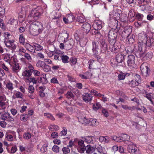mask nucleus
Here are the masks:
<instances>
[{
	"label": "nucleus",
	"mask_w": 154,
	"mask_h": 154,
	"mask_svg": "<svg viewBox=\"0 0 154 154\" xmlns=\"http://www.w3.org/2000/svg\"><path fill=\"white\" fill-rule=\"evenodd\" d=\"M55 53L56 54L59 56L61 57L64 54V53L62 51L58 50H56L54 53Z\"/></svg>",
	"instance_id": "55"
},
{
	"label": "nucleus",
	"mask_w": 154,
	"mask_h": 154,
	"mask_svg": "<svg viewBox=\"0 0 154 154\" xmlns=\"http://www.w3.org/2000/svg\"><path fill=\"white\" fill-rule=\"evenodd\" d=\"M140 69L141 73L144 77H147L149 75L150 69L147 63H142L140 66Z\"/></svg>",
	"instance_id": "3"
},
{
	"label": "nucleus",
	"mask_w": 154,
	"mask_h": 154,
	"mask_svg": "<svg viewBox=\"0 0 154 154\" xmlns=\"http://www.w3.org/2000/svg\"><path fill=\"white\" fill-rule=\"evenodd\" d=\"M103 23L101 20H96L93 24L94 29L96 30L101 29L103 26Z\"/></svg>",
	"instance_id": "9"
},
{
	"label": "nucleus",
	"mask_w": 154,
	"mask_h": 154,
	"mask_svg": "<svg viewBox=\"0 0 154 154\" xmlns=\"http://www.w3.org/2000/svg\"><path fill=\"white\" fill-rule=\"evenodd\" d=\"M135 57L133 55H129L128 57L127 63L131 69L134 68L135 66Z\"/></svg>",
	"instance_id": "6"
},
{
	"label": "nucleus",
	"mask_w": 154,
	"mask_h": 154,
	"mask_svg": "<svg viewBox=\"0 0 154 154\" xmlns=\"http://www.w3.org/2000/svg\"><path fill=\"white\" fill-rule=\"evenodd\" d=\"M93 48L92 49V51L94 54H96L97 53V47L95 43H93Z\"/></svg>",
	"instance_id": "62"
},
{
	"label": "nucleus",
	"mask_w": 154,
	"mask_h": 154,
	"mask_svg": "<svg viewBox=\"0 0 154 154\" xmlns=\"http://www.w3.org/2000/svg\"><path fill=\"white\" fill-rule=\"evenodd\" d=\"M48 128L51 131H57L59 129V127L54 125H50L48 127Z\"/></svg>",
	"instance_id": "31"
},
{
	"label": "nucleus",
	"mask_w": 154,
	"mask_h": 154,
	"mask_svg": "<svg viewBox=\"0 0 154 154\" xmlns=\"http://www.w3.org/2000/svg\"><path fill=\"white\" fill-rule=\"evenodd\" d=\"M98 122L97 119H94L90 118L89 125L92 126H95L98 124Z\"/></svg>",
	"instance_id": "26"
},
{
	"label": "nucleus",
	"mask_w": 154,
	"mask_h": 154,
	"mask_svg": "<svg viewBox=\"0 0 154 154\" xmlns=\"http://www.w3.org/2000/svg\"><path fill=\"white\" fill-rule=\"evenodd\" d=\"M6 88L10 91H12L14 89L13 84L10 82H7L6 84Z\"/></svg>",
	"instance_id": "25"
},
{
	"label": "nucleus",
	"mask_w": 154,
	"mask_h": 154,
	"mask_svg": "<svg viewBox=\"0 0 154 154\" xmlns=\"http://www.w3.org/2000/svg\"><path fill=\"white\" fill-rule=\"evenodd\" d=\"M139 84V83L138 82H136V81H135L134 80H133L131 81L130 82L129 85L132 87H134L138 85Z\"/></svg>",
	"instance_id": "39"
},
{
	"label": "nucleus",
	"mask_w": 154,
	"mask_h": 154,
	"mask_svg": "<svg viewBox=\"0 0 154 154\" xmlns=\"http://www.w3.org/2000/svg\"><path fill=\"white\" fill-rule=\"evenodd\" d=\"M24 97L23 94L21 92L17 91H15L14 92V95L12 96V98L15 99L16 98L23 99Z\"/></svg>",
	"instance_id": "14"
},
{
	"label": "nucleus",
	"mask_w": 154,
	"mask_h": 154,
	"mask_svg": "<svg viewBox=\"0 0 154 154\" xmlns=\"http://www.w3.org/2000/svg\"><path fill=\"white\" fill-rule=\"evenodd\" d=\"M109 43L110 44L109 48L112 52L116 53L119 51L120 47L119 43L116 42L115 41H113Z\"/></svg>",
	"instance_id": "5"
},
{
	"label": "nucleus",
	"mask_w": 154,
	"mask_h": 154,
	"mask_svg": "<svg viewBox=\"0 0 154 154\" xmlns=\"http://www.w3.org/2000/svg\"><path fill=\"white\" fill-rule=\"evenodd\" d=\"M28 81L29 82H32L34 84H35L37 83V81L34 78L31 77V76L26 78V82H28Z\"/></svg>",
	"instance_id": "30"
},
{
	"label": "nucleus",
	"mask_w": 154,
	"mask_h": 154,
	"mask_svg": "<svg viewBox=\"0 0 154 154\" xmlns=\"http://www.w3.org/2000/svg\"><path fill=\"white\" fill-rule=\"evenodd\" d=\"M43 29V25L38 21L33 22L30 26V33L34 35H36L42 32Z\"/></svg>",
	"instance_id": "1"
},
{
	"label": "nucleus",
	"mask_w": 154,
	"mask_h": 154,
	"mask_svg": "<svg viewBox=\"0 0 154 154\" xmlns=\"http://www.w3.org/2000/svg\"><path fill=\"white\" fill-rule=\"evenodd\" d=\"M48 144L45 143L43 145L40 149V151L44 153L46 152L47 150Z\"/></svg>",
	"instance_id": "37"
},
{
	"label": "nucleus",
	"mask_w": 154,
	"mask_h": 154,
	"mask_svg": "<svg viewBox=\"0 0 154 154\" xmlns=\"http://www.w3.org/2000/svg\"><path fill=\"white\" fill-rule=\"evenodd\" d=\"M65 48L66 50H69L73 47L74 44L73 40L72 39H70L68 41L66 40L64 42Z\"/></svg>",
	"instance_id": "8"
},
{
	"label": "nucleus",
	"mask_w": 154,
	"mask_h": 154,
	"mask_svg": "<svg viewBox=\"0 0 154 154\" xmlns=\"http://www.w3.org/2000/svg\"><path fill=\"white\" fill-rule=\"evenodd\" d=\"M30 45L27 43H25L24 45V47L26 48V50L30 52H35V50L34 49V47L33 46V43H32Z\"/></svg>",
	"instance_id": "15"
},
{
	"label": "nucleus",
	"mask_w": 154,
	"mask_h": 154,
	"mask_svg": "<svg viewBox=\"0 0 154 154\" xmlns=\"http://www.w3.org/2000/svg\"><path fill=\"white\" fill-rule=\"evenodd\" d=\"M127 143L128 145V150L129 149H133L136 148L135 145L132 142L128 141Z\"/></svg>",
	"instance_id": "34"
},
{
	"label": "nucleus",
	"mask_w": 154,
	"mask_h": 154,
	"mask_svg": "<svg viewBox=\"0 0 154 154\" xmlns=\"http://www.w3.org/2000/svg\"><path fill=\"white\" fill-rule=\"evenodd\" d=\"M117 37L116 33L113 30H110L108 34V37L110 39L109 40V42L115 41V39Z\"/></svg>",
	"instance_id": "11"
},
{
	"label": "nucleus",
	"mask_w": 154,
	"mask_h": 154,
	"mask_svg": "<svg viewBox=\"0 0 154 154\" xmlns=\"http://www.w3.org/2000/svg\"><path fill=\"white\" fill-rule=\"evenodd\" d=\"M101 52L103 53H105L107 49V44L104 41H102L101 43Z\"/></svg>",
	"instance_id": "22"
},
{
	"label": "nucleus",
	"mask_w": 154,
	"mask_h": 154,
	"mask_svg": "<svg viewBox=\"0 0 154 154\" xmlns=\"http://www.w3.org/2000/svg\"><path fill=\"white\" fill-rule=\"evenodd\" d=\"M66 97L68 99H73L74 98V96L72 93L70 91H68L66 94Z\"/></svg>",
	"instance_id": "42"
},
{
	"label": "nucleus",
	"mask_w": 154,
	"mask_h": 154,
	"mask_svg": "<svg viewBox=\"0 0 154 154\" xmlns=\"http://www.w3.org/2000/svg\"><path fill=\"white\" fill-rule=\"evenodd\" d=\"M20 69V67L18 63L15 64L13 66L12 70L14 72H17Z\"/></svg>",
	"instance_id": "43"
},
{
	"label": "nucleus",
	"mask_w": 154,
	"mask_h": 154,
	"mask_svg": "<svg viewBox=\"0 0 154 154\" xmlns=\"http://www.w3.org/2000/svg\"><path fill=\"white\" fill-rule=\"evenodd\" d=\"M82 28L84 32L87 33L90 30L91 26L89 23H85L82 25Z\"/></svg>",
	"instance_id": "16"
},
{
	"label": "nucleus",
	"mask_w": 154,
	"mask_h": 154,
	"mask_svg": "<svg viewBox=\"0 0 154 154\" xmlns=\"http://www.w3.org/2000/svg\"><path fill=\"white\" fill-rule=\"evenodd\" d=\"M67 77L68 78V80L69 81L72 82H75L76 81V79L75 78H74L72 77L70 75H67Z\"/></svg>",
	"instance_id": "63"
},
{
	"label": "nucleus",
	"mask_w": 154,
	"mask_h": 154,
	"mask_svg": "<svg viewBox=\"0 0 154 154\" xmlns=\"http://www.w3.org/2000/svg\"><path fill=\"white\" fill-rule=\"evenodd\" d=\"M110 139L108 137L100 136L99 137V141L103 143H108Z\"/></svg>",
	"instance_id": "19"
},
{
	"label": "nucleus",
	"mask_w": 154,
	"mask_h": 154,
	"mask_svg": "<svg viewBox=\"0 0 154 154\" xmlns=\"http://www.w3.org/2000/svg\"><path fill=\"white\" fill-rule=\"evenodd\" d=\"M66 18L69 23L72 22L75 19V17L74 16L70 14L68 15Z\"/></svg>",
	"instance_id": "40"
},
{
	"label": "nucleus",
	"mask_w": 154,
	"mask_h": 154,
	"mask_svg": "<svg viewBox=\"0 0 154 154\" xmlns=\"http://www.w3.org/2000/svg\"><path fill=\"white\" fill-rule=\"evenodd\" d=\"M4 38V41L12 40V38L13 36L10 33L8 32H5L3 34Z\"/></svg>",
	"instance_id": "17"
},
{
	"label": "nucleus",
	"mask_w": 154,
	"mask_h": 154,
	"mask_svg": "<svg viewBox=\"0 0 154 154\" xmlns=\"http://www.w3.org/2000/svg\"><path fill=\"white\" fill-rule=\"evenodd\" d=\"M23 137L25 139H29L31 137V135L30 133H25L24 134Z\"/></svg>",
	"instance_id": "57"
},
{
	"label": "nucleus",
	"mask_w": 154,
	"mask_h": 154,
	"mask_svg": "<svg viewBox=\"0 0 154 154\" xmlns=\"http://www.w3.org/2000/svg\"><path fill=\"white\" fill-rule=\"evenodd\" d=\"M68 37V34L67 33H63L60 34L58 37V40L61 42H64L67 40Z\"/></svg>",
	"instance_id": "12"
},
{
	"label": "nucleus",
	"mask_w": 154,
	"mask_h": 154,
	"mask_svg": "<svg viewBox=\"0 0 154 154\" xmlns=\"http://www.w3.org/2000/svg\"><path fill=\"white\" fill-rule=\"evenodd\" d=\"M44 116L48 119H50L52 120H55V118L50 113H45L44 114Z\"/></svg>",
	"instance_id": "36"
},
{
	"label": "nucleus",
	"mask_w": 154,
	"mask_h": 154,
	"mask_svg": "<svg viewBox=\"0 0 154 154\" xmlns=\"http://www.w3.org/2000/svg\"><path fill=\"white\" fill-rule=\"evenodd\" d=\"M19 42L22 44H23L25 43V38L24 37V36L23 34H21L20 35L19 39Z\"/></svg>",
	"instance_id": "46"
},
{
	"label": "nucleus",
	"mask_w": 154,
	"mask_h": 154,
	"mask_svg": "<svg viewBox=\"0 0 154 154\" xmlns=\"http://www.w3.org/2000/svg\"><path fill=\"white\" fill-rule=\"evenodd\" d=\"M23 56L27 60L29 61H31L32 60V58L31 56L28 53H26V52L24 53V55Z\"/></svg>",
	"instance_id": "58"
},
{
	"label": "nucleus",
	"mask_w": 154,
	"mask_h": 154,
	"mask_svg": "<svg viewBox=\"0 0 154 154\" xmlns=\"http://www.w3.org/2000/svg\"><path fill=\"white\" fill-rule=\"evenodd\" d=\"M63 130L61 131L60 134L61 135L65 136L67 133V130L66 128L63 127Z\"/></svg>",
	"instance_id": "61"
},
{
	"label": "nucleus",
	"mask_w": 154,
	"mask_h": 154,
	"mask_svg": "<svg viewBox=\"0 0 154 154\" xmlns=\"http://www.w3.org/2000/svg\"><path fill=\"white\" fill-rule=\"evenodd\" d=\"M77 20L79 22L82 23L84 22L85 20L83 17L79 16L77 18Z\"/></svg>",
	"instance_id": "59"
},
{
	"label": "nucleus",
	"mask_w": 154,
	"mask_h": 154,
	"mask_svg": "<svg viewBox=\"0 0 154 154\" xmlns=\"http://www.w3.org/2000/svg\"><path fill=\"white\" fill-rule=\"evenodd\" d=\"M85 141L88 143H93L94 140V137L90 136H86L83 138Z\"/></svg>",
	"instance_id": "20"
},
{
	"label": "nucleus",
	"mask_w": 154,
	"mask_h": 154,
	"mask_svg": "<svg viewBox=\"0 0 154 154\" xmlns=\"http://www.w3.org/2000/svg\"><path fill=\"white\" fill-rule=\"evenodd\" d=\"M43 11L42 9L40 7H39L38 9L35 11L32 10L31 13L29 16L28 17H33L35 19H37L43 13Z\"/></svg>",
	"instance_id": "4"
},
{
	"label": "nucleus",
	"mask_w": 154,
	"mask_h": 154,
	"mask_svg": "<svg viewBox=\"0 0 154 154\" xmlns=\"http://www.w3.org/2000/svg\"><path fill=\"white\" fill-rule=\"evenodd\" d=\"M132 31L130 27H126L122 33V35L124 38H126L130 35V34Z\"/></svg>",
	"instance_id": "13"
},
{
	"label": "nucleus",
	"mask_w": 154,
	"mask_h": 154,
	"mask_svg": "<svg viewBox=\"0 0 154 154\" xmlns=\"http://www.w3.org/2000/svg\"><path fill=\"white\" fill-rule=\"evenodd\" d=\"M97 149L98 152L100 153H101L103 152L104 149L100 145H98L97 147Z\"/></svg>",
	"instance_id": "56"
},
{
	"label": "nucleus",
	"mask_w": 154,
	"mask_h": 154,
	"mask_svg": "<svg viewBox=\"0 0 154 154\" xmlns=\"http://www.w3.org/2000/svg\"><path fill=\"white\" fill-rule=\"evenodd\" d=\"M134 15L135 14L133 10H131L129 11L128 14L129 18H132L134 17Z\"/></svg>",
	"instance_id": "54"
},
{
	"label": "nucleus",
	"mask_w": 154,
	"mask_h": 154,
	"mask_svg": "<svg viewBox=\"0 0 154 154\" xmlns=\"http://www.w3.org/2000/svg\"><path fill=\"white\" fill-rule=\"evenodd\" d=\"M116 60L118 63H121V65H123L122 63L125 59V55L123 54L119 53L116 55L115 57Z\"/></svg>",
	"instance_id": "10"
},
{
	"label": "nucleus",
	"mask_w": 154,
	"mask_h": 154,
	"mask_svg": "<svg viewBox=\"0 0 154 154\" xmlns=\"http://www.w3.org/2000/svg\"><path fill=\"white\" fill-rule=\"evenodd\" d=\"M51 67L49 65L45 63L42 67L43 70L45 72H48L50 71L51 70Z\"/></svg>",
	"instance_id": "29"
},
{
	"label": "nucleus",
	"mask_w": 154,
	"mask_h": 154,
	"mask_svg": "<svg viewBox=\"0 0 154 154\" xmlns=\"http://www.w3.org/2000/svg\"><path fill=\"white\" fill-rule=\"evenodd\" d=\"M134 36L132 35V36H129L126 37L127 38L129 43L130 44L133 43L134 42Z\"/></svg>",
	"instance_id": "48"
},
{
	"label": "nucleus",
	"mask_w": 154,
	"mask_h": 154,
	"mask_svg": "<svg viewBox=\"0 0 154 154\" xmlns=\"http://www.w3.org/2000/svg\"><path fill=\"white\" fill-rule=\"evenodd\" d=\"M129 152L131 153V154H135L137 152V150L136 148L134 149H129L128 150Z\"/></svg>",
	"instance_id": "53"
},
{
	"label": "nucleus",
	"mask_w": 154,
	"mask_h": 154,
	"mask_svg": "<svg viewBox=\"0 0 154 154\" xmlns=\"http://www.w3.org/2000/svg\"><path fill=\"white\" fill-rule=\"evenodd\" d=\"M152 94L151 93H150L149 94H146V95H143V96L149 100L151 102L152 104H153V103L152 100Z\"/></svg>",
	"instance_id": "47"
},
{
	"label": "nucleus",
	"mask_w": 154,
	"mask_h": 154,
	"mask_svg": "<svg viewBox=\"0 0 154 154\" xmlns=\"http://www.w3.org/2000/svg\"><path fill=\"white\" fill-rule=\"evenodd\" d=\"M83 100L86 103H88L91 100L92 96L91 94H89L88 93H85L83 95Z\"/></svg>",
	"instance_id": "18"
},
{
	"label": "nucleus",
	"mask_w": 154,
	"mask_h": 154,
	"mask_svg": "<svg viewBox=\"0 0 154 154\" xmlns=\"http://www.w3.org/2000/svg\"><path fill=\"white\" fill-rule=\"evenodd\" d=\"M20 119L21 121L26 122L29 119L28 115L26 114H22L21 115Z\"/></svg>",
	"instance_id": "35"
},
{
	"label": "nucleus",
	"mask_w": 154,
	"mask_h": 154,
	"mask_svg": "<svg viewBox=\"0 0 154 154\" xmlns=\"http://www.w3.org/2000/svg\"><path fill=\"white\" fill-rule=\"evenodd\" d=\"M1 119L3 120L12 122L14 120V119L8 112H5L1 116Z\"/></svg>",
	"instance_id": "7"
},
{
	"label": "nucleus",
	"mask_w": 154,
	"mask_h": 154,
	"mask_svg": "<svg viewBox=\"0 0 154 154\" xmlns=\"http://www.w3.org/2000/svg\"><path fill=\"white\" fill-rule=\"evenodd\" d=\"M31 73L29 72V70H26L22 73V75L23 76L26 77V78L31 76Z\"/></svg>",
	"instance_id": "32"
},
{
	"label": "nucleus",
	"mask_w": 154,
	"mask_h": 154,
	"mask_svg": "<svg viewBox=\"0 0 154 154\" xmlns=\"http://www.w3.org/2000/svg\"><path fill=\"white\" fill-rule=\"evenodd\" d=\"M127 74V73L126 74L122 72L121 73L118 75L119 80H122L124 79L125 77V76Z\"/></svg>",
	"instance_id": "45"
},
{
	"label": "nucleus",
	"mask_w": 154,
	"mask_h": 154,
	"mask_svg": "<svg viewBox=\"0 0 154 154\" xmlns=\"http://www.w3.org/2000/svg\"><path fill=\"white\" fill-rule=\"evenodd\" d=\"M51 82L53 84H58V81L57 78L53 77L51 80Z\"/></svg>",
	"instance_id": "64"
},
{
	"label": "nucleus",
	"mask_w": 154,
	"mask_h": 154,
	"mask_svg": "<svg viewBox=\"0 0 154 154\" xmlns=\"http://www.w3.org/2000/svg\"><path fill=\"white\" fill-rule=\"evenodd\" d=\"M62 151L64 154H67L70 152V150L68 147H65L62 148Z\"/></svg>",
	"instance_id": "51"
},
{
	"label": "nucleus",
	"mask_w": 154,
	"mask_h": 154,
	"mask_svg": "<svg viewBox=\"0 0 154 154\" xmlns=\"http://www.w3.org/2000/svg\"><path fill=\"white\" fill-rule=\"evenodd\" d=\"M152 52H148L143 57V59L144 60H149L152 57Z\"/></svg>",
	"instance_id": "27"
},
{
	"label": "nucleus",
	"mask_w": 154,
	"mask_h": 154,
	"mask_svg": "<svg viewBox=\"0 0 154 154\" xmlns=\"http://www.w3.org/2000/svg\"><path fill=\"white\" fill-rule=\"evenodd\" d=\"M121 138H122V141H128L130 138V137L126 134H123L122 135Z\"/></svg>",
	"instance_id": "44"
},
{
	"label": "nucleus",
	"mask_w": 154,
	"mask_h": 154,
	"mask_svg": "<svg viewBox=\"0 0 154 154\" xmlns=\"http://www.w3.org/2000/svg\"><path fill=\"white\" fill-rule=\"evenodd\" d=\"M52 150L55 152H59V147L57 145H54L52 147Z\"/></svg>",
	"instance_id": "50"
},
{
	"label": "nucleus",
	"mask_w": 154,
	"mask_h": 154,
	"mask_svg": "<svg viewBox=\"0 0 154 154\" xmlns=\"http://www.w3.org/2000/svg\"><path fill=\"white\" fill-rule=\"evenodd\" d=\"M33 46L34 47L35 51L36 50L38 51H41L43 48V47L39 45L36 43H33Z\"/></svg>",
	"instance_id": "23"
},
{
	"label": "nucleus",
	"mask_w": 154,
	"mask_h": 154,
	"mask_svg": "<svg viewBox=\"0 0 154 154\" xmlns=\"http://www.w3.org/2000/svg\"><path fill=\"white\" fill-rule=\"evenodd\" d=\"M14 42V40H12L8 41H4V43L7 47L10 48L11 46V45L12 44V42Z\"/></svg>",
	"instance_id": "49"
},
{
	"label": "nucleus",
	"mask_w": 154,
	"mask_h": 154,
	"mask_svg": "<svg viewBox=\"0 0 154 154\" xmlns=\"http://www.w3.org/2000/svg\"><path fill=\"white\" fill-rule=\"evenodd\" d=\"M40 81L42 84H45L48 83V81L46 78V75H43V77H40Z\"/></svg>",
	"instance_id": "33"
},
{
	"label": "nucleus",
	"mask_w": 154,
	"mask_h": 154,
	"mask_svg": "<svg viewBox=\"0 0 154 154\" xmlns=\"http://www.w3.org/2000/svg\"><path fill=\"white\" fill-rule=\"evenodd\" d=\"M95 150V148L91 146L90 145H87L86 148V152L87 153L89 154L92 153L94 152Z\"/></svg>",
	"instance_id": "21"
},
{
	"label": "nucleus",
	"mask_w": 154,
	"mask_h": 154,
	"mask_svg": "<svg viewBox=\"0 0 154 154\" xmlns=\"http://www.w3.org/2000/svg\"><path fill=\"white\" fill-rule=\"evenodd\" d=\"M111 14L112 15L115 17H119V14L117 12L116 10H114L111 13Z\"/></svg>",
	"instance_id": "60"
},
{
	"label": "nucleus",
	"mask_w": 154,
	"mask_h": 154,
	"mask_svg": "<svg viewBox=\"0 0 154 154\" xmlns=\"http://www.w3.org/2000/svg\"><path fill=\"white\" fill-rule=\"evenodd\" d=\"M139 37L143 43H145L146 42V45L148 47H150L154 43V33L152 34V36L149 38L147 37L146 34L145 33L140 34Z\"/></svg>",
	"instance_id": "2"
},
{
	"label": "nucleus",
	"mask_w": 154,
	"mask_h": 154,
	"mask_svg": "<svg viewBox=\"0 0 154 154\" xmlns=\"http://www.w3.org/2000/svg\"><path fill=\"white\" fill-rule=\"evenodd\" d=\"M61 57L62 61L63 63H66L69 62V57L68 56L63 54Z\"/></svg>",
	"instance_id": "28"
},
{
	"label": "nucleus",
	"mask_w": 154,
	"mask_h": 154,
	"mask_svg": "<svg viewBox=\"0 0 154 154\" xmlns=\"http://www.w3.org/2000/svg\"><path fill=\"white\" fill-rule=\"evenodd\" d=\"M136 17L139 21H141L143 19V15L142 14L137 13L136 15Z\"/></svg>",
	"instance_id": "52"
},
{
	"label": "nucleus",
	"mask_w": 154,
	"mask_h": 154,
	"mask_svg": "<svg viewBox=\"0 0 154 154\" xmlns=\"http://www.w3.org/2000/svg\"><path fill=\"white\" fill-rule=\"evenodd\" d=\"M6 138L5 139L6 140L10 141H11L13 140V137L11 134H9L8 133L6 134Z\"/></svg>",
	"instance_id": "41"
},
{
	"label": "nucleus",
	"mask_w": 154,
	"mask_h": 154,
	"mask_svg": "<svg viewBox=\"0 0 154 154\" xmlns=\"http://www.w3.org/2000/svg\"><path fill=\"white\" fill-rule=\"evenodd\" d=\"M5 93H7L5 90L0 91V101H5L6 99V96L4 94Z\"/></svg>",
	"instance_id": "24"
},
{
	"label": "nucleus",
	"mask_w": 154,
	"mask_h": 154,
	"mask_svg": "<svg viewBox=\"0 0 154 154\" xmlns=\"http://www.w3.org/2000/svg\"><path fill=\"white\" fill-rule=\"evenodd\" d=\"M45 63L41 60H38L36 63V66L38 68H42L43 67Z\"/></svg>",
	"instance_id": "38"
}]
</instances>
